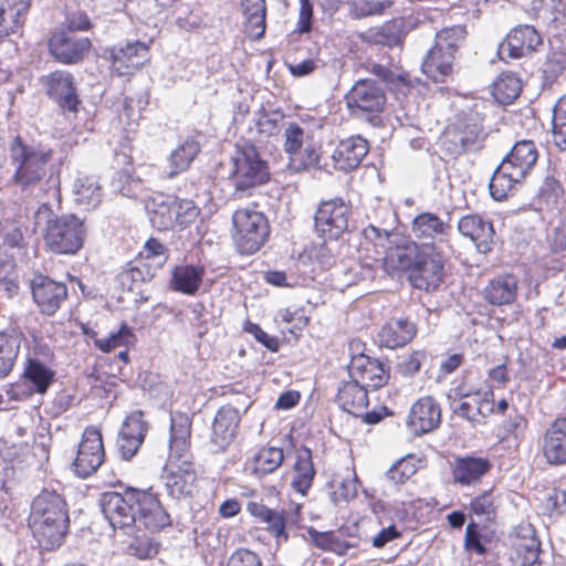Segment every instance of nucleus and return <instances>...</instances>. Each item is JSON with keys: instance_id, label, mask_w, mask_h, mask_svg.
Returning a JSON list of instances; mask_svg holds the SVG:
<instances>
[{"instance_id": "22", "label": "nucleus", "mask_w": 566, "mask_h": 566, "mask_svg": "<svg viewBox=\"0 0 566 566\" xmlns=\"http://www.w3.org/2000/svg\"><path fill=\"white\" fill-rule=\"evenodd\" d=\"M542 451L549 465L566 464V417H558L547 427L543 436Z\"/></svg>"}, {"instance_id": "42", "label": "nucleus", "mask_w": 566, "mask_h": 566, "mask_svg": "<svg viewBox=\"0 0 566 566\" xmlns=\"http://www.w3.org/2000/svg\"><path fill=\"white\" fill-rule=\"evenodd\" d=\"M23 335L15 328L0 332V378L12 370L19 355Z\"/></svg>"}, {"instance_id": "45", "label": "nucleus", "mask_w": 566, "mask_h": 566, "mask_svg": "<svg viewBox=\"0 0 566 566\" xmlns=\"http://www.w3.org/2000/svg\"><path fill=\"white\" fill-rule=\"evenodd\" d=\"M199 151L200 146L193 139H187L180 144L168 157L167 177L174 178L186 171Z\"/></svg>"}, {"instance_id": "27", "label": "nucleus", "mask_w": 566, "mask_h": 566, "mask_svg": "<svg viewBox=\"0 0 566 566\" xmlns=\"http://www.w3.org/2000/svg\"><path fill=\"white\" fill-rule=\"evenodd\" d=\"M492 469L489 459L465 455L454 459L452 464V479L462 486H473Z\"/></svg>"}, {"instance_id": "11", "label": "nucleus", "mask_w": 566, "mask_h": 566, "mask_svg": "<svg viewBox=\"0 0 566 566\" xmlns=\"http://www.w3.org/2000/svg\"><path fill=\"white\" fill-rule=\"evenodd\" d=\"M350 208L342 198L322 201L315 213V229L325 240H337L347 229Z\"/></svg>"}, {"instance_id": "34", "label": "nucleus", "mask_w": 566, "mask_h": 566, "mask_svg": "<svg viewBox=\"0 0 566 566\" xmlns=\"http://www.w3.org/2000/svg\"><path fill=\"white\" fill-rule=\"evenodd\" d=\"M55 371L35 356L25 358L22 371L23 381L36 394L43 395L53 384Z\"/></svg>"}, {"instance_id": "57", "label": "nucleus", "mask_w": 566, "mask_h": 566, "mask_svg": "<svg viewBox=\"0 0 566 566\" xmlns=\"http://www.w3.org/2000/svg\"><path fill=\"white\" fill-rule=\"evenodd\" d=\"M426 357L427 355L423 350H413L412 353L402 356L398 363V371L406 377L416 375L419 373Z\"/></svg>"}, {"instance_id": "24", "label": "nucleus", "mask_w": 566, "mask_h": 566, "mask_svg": "<svg viewBox=\"0 0 566 566\" xmlns=\"http://www.w3.org/2000/svg\"><path fill=\"white\" fill-rule=\"evenodd\" d=\"M458 230L463 237L474 242L479 252L488 253L491 251L495 240V231L489 220L480 214H467L459 220Z\"/></svg>"}, {"instance_id": "43", "label": "nucleus", "mask_w": 566, "mask_h": 566, "mask_svg": "<svg viewBox=\"0 0 566 566\" xmlns=\"http://www.w3.org/2000/svg\"><path fill=\"white\" fill-rule=\"evenodd\" d=\"M73 193L77 203L85 208H95L102 201V188L95 176L78 174L73 184Z\"/></svg>"}, {"instance_id": "31", "label": "nucleus", "mask_w": 566, "mask_h": 566, "mask_svg": "<svg viewBox=\"0 0 566 566\" xmlns=\"http://www.w3.org/2000/svg\"><path fill=\"white\" fill-rule=\"evenodd\" d=\"M206 268L201 264H181L171 270L170 289L193 296L202 285Z\"/></svg>"}, {"instance_id": "56", "label": "nucleus", "mask_w": 566, "mask_h": 566, "mask_svg": "<svg viewBox=\"0 0 566 566\" xmlns=\"http://www.w3.org/2000/svg\"><path fill=\"white\" fill-rule=\"evenodd\" d=\"M143 417L144 413L140 410H136L128 415L123 422L119 433L134 436L144 440L147 432V423L143 420Z\"/></svg>"}, {"instance_id": "13", "label": "nucleus", "mask_w": 566, "mask_h": 566, "mask_svg": "<svg viewBox=\"0 0 566 566\" xmlns=\"http://www.w3.org/2000/svg\"><path fill=\"white\" fill-rule=\"evenodd\" d=\"M105 458L101 431L95 427H87L78 443L77 453L73 461L74 473L86 479L97 471Z\"/></svg>"}, {"instance_id": "50", "label": "nucleus", "mask_w": 566, "mask_h": 566, "mask_svg": "<svg viewBox=\"0 0 566 566\" xmlns=\"http://www.w3.org/2000/svg\"><path fill=\"white\" fill-rule=\"evenodd\" d=\"M467 31L462 25H453L439 31L436 35L434 48L450 52L455 56L459 44L465 39Z\"/></svg>"}, {"instance_id": "25", "label": "nucleus", "mask_w": 566, "mask_h": 566, "mask_svg": "<svg viewBox=\"0 0 566 566\" xmlns=\"http://www.w3.org/2000/svg\"><path fill=\"white\" fill-rule=\"evenodd\" d=\"M441 410L438 402L430 396L419 398L411 407L408 426L415 434H424L439 427Z\"/></svg>"}, {"instance_id": "16", "label": "nucleus", "mask_w": 566, "mask_h": 566, "mask_svg": "<svg viewBox=\"0 0 566 566\" xmlns=\"http://www.w3.org/2000/svg\"><path fill=\"white\" fill-rule=\"evenodd\" d=\"M543 43L541 33L530 24L513 28L506 39L499 45L501 60L520 59L534 51Z\"/></svg>"}, {"instance_id": "2", "label": "nucleus", "mask_w": 566, "mask_h": 566, "mask_svg": "<svg viewBox=\"0 0 566 566\" xmlns=\"http://www.w3.org/2000/svg\"><path fill=\"white\" fill-rule=\"evenodd\" d=\"M9 156L13 167L10 182L22 193L36 196L40 191L57 192V179L49 176V164L53 157L51 148L30 145L15 136L10 144Z\"/></svg>"}, {"instance_id": "35", "label": "nucleus", "mask_w": 566, "mask_h": 566, "mask_svg": "<svg viewBox=\"0 0 566 566\" xmlns=\"http://www.w3.org/2000/svg\"><path fill=\"white\" fill-rule=\"evenodd\" d=\"M30 7L31 0H0V38L21 28Z\"/></svg>"}, {"instance_id": "7", "label": "nucleus", "mask_w": 566, "mask_h": 566, "mask_svg": "<svg viewBox=\"0 0 566 566\" xmlns=\"http://www.w3.org/2000/svg\"><path fill=\"white\" fill-rule=\"evenodd\" d=\"M87 230L84 221L74 214L48 219L44 231L45 247L55 254L73 255L84 244Z\"/></svg>"}, {"instance_id": "60", "label": "nucleus", "mask_w": 566, "mask_h": 566, "mask_svg": "<svg viewBox=\"0 0 566 566\" xmlns=\"http://www.w3.org/2000/svg\"><path fill=\"white\" fill-rule=\"evenodd\" d=\"M308 533L318 548L332 552H339L342 548V542L334 532H318L310 530Z\"/></svg>"}, {"instance_id": "23", "label": "nucleus", "mask_w": 566, "mask_h": 566, "mask_svg": "<svg viewBox=\"0 0 566 566\" xmlns=\"http://www.w3.org/2000/svg\"><path fill=\"white\" fill-rule=\"evenodd\" d=\"M109 59L113 70L118 75H126L148 60V48L139 41L118 44L109 50Z\"/></svg>"}, {"instance_id": "15", "label": "nucleus", "mask_w": 566, "mask_h": 566, "mask_svg": "<svg viewBox=\"0 0 566 566\" xmlns=\"http://www.w3.org/2000/svg\"><path fill=\"white\" fill-rule=\"evenodd\" d=\"M49 52L60 63L72 65L81 62L92 48L91 40L65 30L52 34Z\"/></svg>"}, {"instance_id": "61", "label": "nucleus", "mask_w": 566, "mask_h": 566, "mask_svg": "<svg viewBox=\"0 0 566 566\" xmlns=\"http://www.w3.org/2000/svg\"><path fill=\"white\" fill-rule=\"evenodd\" d=\"M313 28V4L311 0H300L298 19L295 31L300 34L310 33Z\"/></svg>"}, {"instance_id": "36", "label": "nucleus", "mask_w": 566, "mask_h": 566, "mask_svg": "<svg viewBox=\"0 0 566 566\" xmlns=\"http://www.w3.org/2000/svg\"><path fill=\"white\" fill-rule=\"evenodd\" d=\"M316 471L314 469L312 451L307 447L296 450L295 463L293 467L292 488L302 495H306L313 485Z\"/></svg>"}, {"instance_id": "40", "label": "nucleus", "mask_w": 566, "mask_h": 566, "mask_svg": "<svg viewBox=\"0 0 566 566\" xmlns=\"http://www.w3.org/2000/svg\"><path fill=\"white\" fill-rule=\"evenodd\" d=\"M242 12L245 17V32L249 38L260 40L266 29L265 0H241Z\"/></svg>"}, {"instance_id": "26", "label": "nucleus", "mask_w": 566, "mask_h": 566, "mask_svg": "<svg viewBox=\"0 0 566 566\" xmlns=\"http://www.w3.org/2000/svg\"><path fill=\"white\" fill-rule=\"evenodd\" d=\"M388 232L382 231L374 226H368L364 229V242L360 243L358 249L359 262L364 269L376 272L382 270L385 272V254L384 247L378 248L374 240L382 241L388 239Z\"/></svg>"}, {"instance_id": "58", "label": "nucleus", "mask_w": 566, "mask_h": 566, "mask_svg": "<svg viewBox=\"0 0 566 566\" xmlns=\"http://www.w3.org/2000/svg\"><path fill=\"white\" fill-rule=\"evenodd\" d=\"M564 195V189L560 182L554 177H546L539 189V197L547 202V205H557Z\"/></svg>"}, {"instance_id": "47", "label": "nucleus", "mask_w": 566, "mask_h": 566, "mask_svg": "<svg viewBox=\"0 0 566 566\" xmlns=\"http://www.w3.org/2000/svg\"><path fill=\"white\" fill-rule=\"evenodd\" d=\"M522 91V84L514 74H502L493 84L492 94L503 105L511 104Z\"/></svg>"}, {"instance_id": "48", "label": "nucleus", "mask_w": 566, "mask_h": 566, "mask_svg": "<svg viewBox=\"0 0 566 566\" xmlns=\"http://www.w3.org/2000/svg\"><path fill=\"white\" fill-rule=\"evenodd\" d=\"M284 453L281 448H262L253 458L254 472L265 475L276 471L283 463Z\"/></svg>"}, {"instance_id": "49", "label": "nucleus", "mask_w": 566, "mask_h": 566, "mask_svg": "<svg viewBox=\"0 0 566 566\" xmlns=\"http://www.w3.org/2000/svg\"><path fill=\"white\" fill-rule=\"evenodd\" d=\"M135 342L136 336L133 329L127 324L123 323L117 332L111 333L104 338H95L94 345L103 353H109L117 347L134 345Z\"/></svg>"}, {"instance_id": "63", "label": "nucleus", "mask_w": 566, "mask_h": 566, "mask_svg": "<svg viewBox=\"0 0 566 566\" xmlns=\"http://www.w3.org/2000/svg\"><path fill=\"white\" fill-rule=\"evenodd\" d=\"M228 566H262V563L252 551L240 548L231 554Z\"/></svg>"}, {"instance_id": "55", "label": "nucleus", "mask_w": 566, "mask_h": 566, "mask_svg": "<svg viewBox=\"0 0 566 566\" xmlns=\"http://www.w3.org/2000/svg\"><path fill=\"white\" fill-rule=\"evenodd\" d=\"M470 511L476 516H483L485 520L492 521L495 516V506L492 493L483 492L472 499L470 503Z\"/></svg>"}, {"instance_id": "10", "label": "nucleus", "mask_w": 566, "mask_h": 566, "mask_svg": "<svg viewBox=\"0 0 566 566\" xmlns=\"http://www.w3.org/2000/svg\"><path fill=\"white\" fill-rule=\"evenodd\" d=\"M434 248H421L408 279L418 290H436L444 275L446 253Z\"/></svg>"}, {"instance_id": "53", "label": "nucleus", "mask_w": 566, "mask_h": 566, "mask_svg": "<svg viewBox=\"0 0 566 566\" xmlns=\"http://www.w3.org/2000/svg\"><path fill=\"white\" fill-rule=\"evenodd\" d=\"M305 137L304 129L296 123H290L284 128V150L291 156L293 163L297 160L296 156L300 155Z\"/></svg>"}, {"instance_id": "21", "label": "nucleus", "mask_w": 566, "mask_h": 566, "mask_svg": "<svg viewBox=\"0 0 566 566\" xmlns=\"http://www.w3.org/2000/svg\"><path fill=\"white\" fill-rule=\"evenodd\" d=\"M348 374L352 379L374 390L385 386L389 379L385 364L365 355L352 359Z\"/></svg>"}, {"instance_id": "12", "label": "nucleus", "mask_w": 566, "mask_h": 566, "mask_svg": "<svg viewBox=\"0 0 566 566\" xmlns=\"http://www.w3.org/2000/svg\"><path fill=\"white\" fill-rule=\"evenodd\" d=\"M412 235L420 242V248H434L450 251L451 226L432 212L416 216L411 223Z\"/></svg>"}, {"instance_id": "9", "label": "nucleus", "mask_w": 566, "mask_h": 566, "mask_svg": "<svg viewBox=\"0 0 566 566\" xmlns=\"http://www.w3.org/2000/svg\"><path fill=\"white\" fill-rule=\"evenodd\" d=\"M492 105L486 101L473 104L459 132L454 133L451 143L454 144V154L475 151L481 148L488 136L483 122L491 112Z\"/></svg>"}, {"instance_id": "41", "label": "nucleus", "mask_w": 566, "mask_h": 566, "mask_svg": "<svg viewBox=\"0 0 566 566\" xmlns=\"http://www.w3.org/2000/svg\"><path fill=\"white\" fill-rule=\"evenodd\" d=\"M367 391L365 386L352 379L339 388L337 401L343 410L359 416L368 405Z\"/></svg>"}, {"instance_id": "4", "label": "nucleus", "mask_w": 566, "mask_h": 566, "mask_svg": "<svg viewBox=\"0 0 566 566\" xmlns=\"http://www.w3.org/2000/svg\"><path fill=\"white\" fill-rule=\"evenodd\" d=\"M70 524L65 500L55 491L43 490L32 502L30 527L44 549L59 547Z\"/></svg>"}, {"instance_id": "32", "label": "nucleus", "mask_w": 566, "mask_h": 566, "mask_svg": "<svg viewBox=\"0 0 566 566\" xmlns=\"http://www.w3.org/2000/svg\"><path fill=\"white\" fill-rule=\"evenodd\" d=\"M420 249L415 241H407L401 245L389 248L385 254V272L394 276L403 271L409 275L419 258Z\"/></svg>"}, {"instance_id": "33", "label": "nucleus", "mask_w": 566, "mask_h": 566, "mask_svg": "<svg viewBox=\"0 0 566 566\" xmlns=\"http://www.w3.org/2000/svg\"><path fill=\"white\" fill-rule=\"evenodd\" d=\"M518 280L515 275H497L483 289L484 300L494 306L512 304L517 296Z\"/></svg>"}, {"instance_id": "39", "label": "nucleus", "mask_w": 566, "mask_h": 566, "mask_svg": "<svg viewBox=\"0 0 566 566\" xmlns=\"http://www.w3.org/2000/svg\"><path fill=\"white\" fill-rule=\"evenodd\" d=\"M454 55L432 46L422 63V72L434 82H446L453 73Z\"/></svg>"}, {"instance_id": "18", "label": "nucleus", "mask_w": 566, "mask_h": 566, "mask_svg": "<svg viewBox=\"0 0 566 566\" xmlns=\"http://www.w3.org/2000/svg\"><path fill=\"white\" fill-rule=\"evenodd\" d=\"M241 421L240 411L231 405L218 409L211 426L210 444L213 452H223L233 442Z\"/></svg>"}, {"instance_id": "37", "label": "nucleus", "mask_w": 566, "mask_h": 566, "mask_svg": "<svg viewBox=\"0 0 566 566\" xmlns=\"http://www.w3.org/2000/svg\"><path fill=\"white\" fill-rule=\"evenodd\" d=\"M403 22L401 20H391L379 28H370L359 33V39L367 44L398 46L403 40Z\"/></svg>"}, {"instance_id": "3", "label": "nucleus", "mask_w": 566, "mask_h": 566, "mask_svg": "<svg viewBox=\"0 0 566 566\" xmlns=\"http://www.w3.org/2000/svg\"><path fill=\"white\" fill-rule=\"evenodd\" d=\"M191 419L187 413L177 412L170 417L168 461H181L177 470H171L165 478V486L171 497L180 499L191 495L197 480L191 462L187 460L190 450Z\"/></svg>"}, {"instance_id": "52", "label": "nucleus", "mask_w": 566, "mask_h": 566, "mask_svg": "<svg viewBox=\"0 0 566 566\" xmlns=\"http://www.w3.org/2000/svg\"><path fill=\"white\" fill-rule=\"evenodd\" d=\"M553 136L556 146L566 149V96L560 97L553 109Z\"/></svg>"}, {"instance_id": "30", "label": "nucleus", "mask_w": 566, "mask_h": 566, "mask_svg": "<svg viewBox=\"0 0 566 566\" xmlns=\"http://www.w3.org/2000/svg\"><path fill=\"white\" fill-rule=\"evenodd\" d=\"M247 510L259 522L265 524V530L275 537L277 544L287 542V515L284 511L272 510L259 502H250Z\"/></svg>"}, {"instance_id": "54", "label": "nucleus", "mask_w": 566, "mask_h": 566, "mask_svg": "<svg viewBox=\"0 0 566 566\" xmlns=\"http://www.w3.org/2000/svg\"><path fill=\"white\" fill-rule=\"evenodd\" d=\"M154 277V271L147 264L132 266L122 274L123 285H128L129 290L138 287V284L149 282Z\"/></svg>"}, {"instance_id": "46", "label": "nucleus", "mask_w": 566, "mask_h": 566, "mask_svg": "<svg viewBox=\"0 0 566 566\" xmlns=\"http://www.w3.org/2000/svg\"><path fill=\"white\" fill-rule=\"evenodd\" d=\"M472 401H460L452 409L459 417L472 424H478L483 422V419L493 411V403L489 398L481 399L478 394L472 397Z\"/></svg>"}, {"instance_id": "14", "label": "nucleus", "mask_w": 566, "mask_h": 566, "mask_svg": "<svg viewBox=\"0 0 566 566\" xmlns=\"http://www.w3.org/2000/svg\"><path fill=\"white\" fill-rule=\"evenodd\" d=\"M352 113L376 114L382 112L386 104L385 87L377 81L358 80L345 96Z\"/></svg>"}, {"instance_id": "19", "label": "nucleus", "mask_w": 566, "mask_h": 566, "mask_svg": "<svg viewBox=\"0 0 566 566\" xmlns=\"http://www.w3.org/2000/svg\"><path fill=\"white\" fill-rule=\"evenodd\" d=\"M31 290L32 297L41 313L46 315H53L67 297L66 285L48 276L34 277L31 282Z\"/></svg>"}, {"instance_id": "8", "label": "nucleus", "mask_w": 566, "mask_h": 566, "mask_svg": "<svg viewBox=\"0 0 566 566\" xmlns=\"http://www.w3.org/2000/svg\"><path fill=\"white\" fill-rule=\"evenodd\" d=\"M232 240L241 254L250 255L259 251L270 234L265 216L253 208H241L232 216Z\"/></svg>"}, {"instance_id": "29", "label": "nucleus", "mask_w": 566, "mask_h": 566, "mask_svg": "<svg viewBox=\"0 0 566 566\" xmlns=\"http://www.w3.org/2000/svg\"><path fill=\"white\" fill-rule=\"evenodd\" d=\"M368 149V143L365 138L352 136L339 142L332 157L338 169L349 171L359 166Z\"/></svg>"}, {"instance_id": "51", "label": "nucleus", "mask_w": 566, "mask_h": 566, "mask_svg": "<svg viewBox=\"0 0 566 566\" xmlns=\"http://www.w3.org/2000/svg\"><path fill=\"white\" fill-rule=\"evenodd\" d=\"M486 538L481 533L478 523L471 521L465 528L463 548L469 554H475L478 556H485L488 548L485 546Z\"/></svg>"}, {"instance_id": "64", "label": "nucleus", "mask_w": 566, "mask_h": 566, "mask_svg": "<svg viewBox=\"0 0 566 566\" xmlns=\"http://www.w3.org/2000/svg\"><path fill=\"white\" fill-rule=\"evenodd\" d=\"M144 440L138 439L134 436L118 434L117 447L120 452V455L124 460L132 459L139 447L142 446Z\"/></svg>"}, {"instance_id": "17", "label": "nucleus", "mask_w": 566, "mask_h": 566, "mask_svg": "<svg viewBox=\"0 0 566 566\" xmlns=\"http://www.w3.org/2000/svg\"><path fill=\"white\" fill-rule=\"evenodd\" d=\"M42 85L50 98L55 101L63 109L76 112L80 99L71 72L56 70L43 76Z\"/></svg>"}, {"instance_id": "6", "label": "nucleus", "mask_w": 566, "mask_h": 566, "mask_svg": "<svg viewBox=\"0 0 566 566\" xmlns=\"http://www.w3.org/2000/svg\"><path fill=\"white\" fill-rule=\"evenodd\" d=\"M146 210L151 226L166 231L175 226L185 227L199 214V209L192 200L157 193L146 203Z\"/></svg>"}, {"instance_id": "28", "label": "nucleus", "mask_w": 566, "mask_h": 566, "mask_svg": "<svg viewBox=\"0 0 566 566\" xmlns=\"http://www.w3.org/2000/svg\"><path fill=\"white\" fill-rule=\"evenodd\" d=\"M416 325L408 318H392L386 322L377 334L380 347L395 349L407 345L416 336Z\"/></svg>"}, {"instance_id": "44", "label": "nucleus", "mask_w": 566, "mask_h": 566, "mask_svg": "<svg viewBox=\"0 0 566 566\" xmlns=\"http://www.w3.org/2000/svg\"><path fill=\"white\" fill-rule=\"evenodd\" d=\"M524 178L511 169V166L501 163L490 180V193L496 201L505 199L513 190L515 185L520 184Z\"/></svg>"}, {"instance_id": "62", "label": "nucleus", "mask_w": 566, "mask_h": 566, "mask_svg": "<svg viewBox=\"0 0 566 566\" xmlns=\"http://www.w3.org/2000/svg\"><path fill=\"white\" fill-rule=\"evenodd\" d=\"M144 253L146 259H153L158 266H163L168 259L166 247L154 238L146 241Z\"/></svg>"}, {"instance_id": "1", "label": "nucleus", "mask_w": 566, "mask_h": 566, "mask_svg": "<svg viewBox=\"0 0 566 566\" xmlns=\"http://www.w3.org/2000/svg\"><path fill=\"white\" fill-rule=\"evenodd\" d=\"M99 503L105 518L113 528L125 533L137 531L126 546L129 555L148 559L158 554L159 543L142 531L144 527L149 532H156L171 524L169 514L156 494L150 490L127 488L123 493H103Z\"/></svg>"}, {"instance_id": "59", "label": "nucleus", "mask_w": 566, "mask_h": 566, "mask_svg": "<svg viewBox=\"0 0 566 566\" xmlns=\"http://www.w3.org/2000/svg\"><path fill=\"white\" fill-rule=\"evenodd\" d=\"M283 116L280 113H262L256 122L258 129L266 136H274L281 130Z\"/></svg>"}, {"instance_id": "20", "label": "nucleus", "mask_w": 566, "mask_h": 566, "mask_svg": "<svg viewBox=\"0 0 566 566\" xmlns=\"http://www.w3.org/2000/svg\"><path fill=\"white\" fill-rule=\"evenodd\" d=\"M541 543L531 525L521 526L511 539L510 559L513 566H533L537 564Z\"/></svg>"}, {"instance_id": "5", "label": "nucleus", "mask_w": 566, "mask_h": 566, "mask_svg": "<svg viewBox=\"0 0 566 566\" xmlns=\"http://www.w3.org/2000/svg\"><path fill=\"white\" fill-rule=\"evenodd\" d=\"M270 179L268 163L261 158L253 145L238 147L231 158L229 180L237 197H244Z\"/></svg>"}, {"instance_id": "38", "label": "nucleus", "mask_w": 566, "mask_h": 566, "mask_svg": "<svg viewBox=\"0 0 566 566\" xmlns=\"http://www.w3.org/2000/svg\"><path fill=\"white\" fill-rule=\"evenodd\" d=\"M537 158L538 153L534 142L521 140L512 147L502 163L511 166L512 170L525 178L536 164Z\"/></svg>"}]
</instances>
